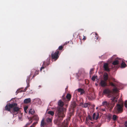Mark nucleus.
Wrapping results in <instances>:
<instances>
[{
  "mask_svg": "<svg viewBox=\"0 0 127 127\" xmlns=\"http://www.w3.org/2000/svg\"><path fill=\"white\" fill-rule=\"evenodd\" d=\"M19 119H21L20 117V118Z\"/></svg>",
  "mask_w": 127,
  "mask_h": 127,
  "instance_id": "obj_52",
  "label": "nucleus"
},
{
  "mask_svg": "<svg viewBox=\"0 0 127 127\" xmlns=\"http://www.w3.org/2000/svg\"><path fill=\"white\" fill-rule=\"evenodd\" d=\"M50 63V59H48L47 60V62H45V65L46 66L48 65Z\"/></svg>",
  "mask_w": 127,
  "mask_h": 127,
  "instance_id": "obj_23",
  "label": "nucleus"
},
{
  "mask_svg": "<svg viewBox=\"0 0 127 127\" xmlns=\"http://www.w3.org/2000/svg\"><path fill=\"white\" fill-rule=\"evenodd\" d=\"M34 112L33 109H30L29 110V113L32 115L34 113Z\"/></svg>",
  "mask_w": 127,
  "mask_h": 127,
  "instance_id": "obj_24",
  "label": "nucleus"
},
{
  "mask_svg": "<svg viewBox=\"0 0 127 127\" xmlns=\"http://www.w3.org/2000/svg\"><path fill=\"white\" fill-rule=\"evenodd\" d=\"M66 110L65 108L62 107H58L56 110L55 115L57 117V120L54 121V123L57 125L59 124L65 116V112Z\"/></svg>",
  "mask_w": 127,
  "mask_h": 127,
  "instance_id": "obj_1",
  "label": "nucleus"
},
{
  "mask_svg": "<svg viewBox=\"0 0 127 127\" xmlns=\"http://www.w3.org/2000/svg\"><path fill=\"white\" fill-rule=\"evenodd\" d=\"M95 34L96 36H95V38L96 39H98V36L96 33H95Z\"/></svg>",
  "mask_w": 127,
  "mask_h": 127,
  "instance_id": "obj_35",
  "label": "nucleus"
},
{
  "mask_svg": "<svg viewBox=\"0 0 127 127\" xmlns=\"http://www.w3.org/2000/svg\"><path fill=\"white\" fill-rule=\"evenodd\" d=\"M109 84L111 86L114 87V88L113 89V91L114 93L117 92L118 91V90L116 87V84L111 82H109Z\"/></svg>",
  "mask_w": 127,
  "mask_h": 127,
  "instance_id": "obj_5",
  "label": "nucleus"
},
{
  "mask_svg": "<svg viewBox=\"0 0 127 127\" xmlns=\"http://www.w3.org/2000/svg\"><path fill=\"white\" fill-rule=\"evenodd\" d=\"M103 111H105V109H102Z\"/></svg>",
  "mask_w": 127,
  "mask_h": 127,
  "instance_id": "obj_46",
  "label": "nucleus"
},
{
  "mask_svg": "<svg viewBox=\"0 0 127 127\" xmlns=\"http://www.w3.org/2000/svg\"><path fill=\"white\" fill-rule=\"evenodd\" d=\"M68 122L66 120L64 121L62 124V125L64 127H68Z\"/></svg>",
  "mask_w": 127,
  "mask_h": 127,
  "instance_id": "obj_11",
  "label": "nucleus"
},
{
  "mask_svg": "<svg viewBox=\"0 0 127 127\" xmlns=\"http://www.w3.org/2000/svg\"><path fill=\"white\" fill-rule=\"evenodd\" d=\"M67 44V43L66 42L64 44H65V45L66 44Z\"/></svg>",
  "mask_w": 127,
  "mask_h": 127,
  "instance_id": "obj_49",
  "label": "nucleus"
},
{
  "mask_svg": "<svg viewBox=\"0 0 127 127\" xmlns=\"http://www.w3.org/2000/svg\"><path fill=\"white\" fill-rule=\"evenodd\" d=\"M45 61L43 62L42 64V66L41 67L40 69V71H42V70L43 69H44L46 67V65H45Z\"/></svg>",
  "mask_w": 127,
  "mask_h": 127,
  "instance_id": "obj_20",
  "label": "nucleus"
},
{
  "mask_svg": "<svg viewBox=\"0 0 127 127\" xmlns=\"http://www.w3.org/2000/svg\"><path fill=\"white\" fill-rule=\"evenodd\" d=\"M39 70H36L35 71L34 73V74H33V76H32V79L33 78L37 75L39 74Z\"/></svg>",
  "mask_w": 127,
  "mask_h": 127,
  "instance_id": "obj_19",
  "label": "nucleus"
},
{
  "mask_svg": "<svg viewBox=\"0 0 127 127\" xmlns=\"http://www.w3.org/2000/svg\"><path fill=\"white\" fill-rule=\"evenodd\" d=\"M30 121L32 120H34L35 121H37L39 120V118L37 115H34L32 117L29 119Z\"/></svg>",
  "mask_w": 127,
  "mask_h": 127,
  "instance_id": "obj_9",
  "label": "nucleus"
},
{
  "mask_svg": "<svg viewBox=\"0 0 127 127\" xmlns=\"http://www.w3.org/2000/svg\"><path fill=\"white\" fill-rule=\"evenodd\" d=\"M98 107H96V109H98Z\"/></svg>",
  "mask_w": 127,
  "mask_h": 127,
  "instance_id": "obj_51",
  "label": "nucleus"
},
{
  "mask_svg": "<svg viewBox=\"0 0 127 127\" xmlns=\"http://www.w3.org/2000/svg\"><path fill=\"white\" fill-rule=\"evenodd\" d=\"M58 105L61 107H62L64 105V103L62 101L60 100L59 101Z\"/></svg>",
  "mask_w": 127,
  "mask_h": 127,
  "instance_id": "obj_16",
  "label": "nucleus"
},
{
  "mask_svg": "<svg viewBox=\"0 0 127 127\" xmlns=\"http://www.w3.org/2000/svg\"><path fill=\"white\" fill-rule=\"evenodd\" d=\"M65 44H64L63 45H61L58 48V49L60 50H61L63 49V48L64 46V45H65Z\"/></svg>",
  "mask_w": 127,
  "mask_h": 127,
  "instance_id": "obj_28",
  "label": "nucleus"
},
{
  "mask_svg": "<svg viewBox=\"0 0 127 127\" xmlns=\"http://www.w3.org/2000/svg\"><path fill=\"white\" fill-rule=\"evenodd\" d=\"M30 86V85L29 84H27V86L25 88V90H24V92L26 91V90H27V89Z\"/></svg>",
  "mask_w": 127,
  "mask_h": 127,
  "instance_id": "obj_33",
  "label": "nucleus"
},
{
  "mask_svg": "<svg viewBox=\"0 0 127 127\" xmlns=\"http://www.w3.org/2000/svg\"><path fill=\"white\" fill-rule=\"evenodd\" d=\"M125 106L127 108V100H126L125 102Z\"/></svg>",
  "mask_w": 127,
  "mask_h": 127,
  "instance_id": "obj_38",
  "label": "nucleus"
},
{
  "mask_svg": "<svg viewBox=\"0 0 127 127\" xmlns=\"http://www.w3.org/2000/svg\"><path fill=\"white\" fill-rule=\"evenodd\" d=\"M123 105L120 104H117L116 107V111L118 113H122L123 111Z\"/></svg>",
  "mask_w": 127,
  "mask_h": 127,
  "instance_id": "obj_4",
  "label": "nucleus"
},
{
  "mask_svg": "<svg viewBox=\"0 0 127 127\" xmlns=\"http://www.w3.org/2000/svg\"><path fill=\"white\" fill-rule=\"evenodd\" d=\"M45 123L44 119H42L41 122L40 126L41 127H44L45 126Z\"/></svg>",
  "mask_w": 127,
  "mask_h": 127,
  "instance_id": "obj_21",
  "label": "nucleus"
},
{
  "mask_svg": "<svg viewBox=\"0 0 127 127\" xmlns=\"http://www.w3.org/2000/svg\"><path fill=\"white\" fill-rule=\"evenodd\" d=\"M102 104L103 106H108V104L106 101L103 102L102 103Z\"/></svg>",
  "mask_w": 127,
  "mask_h": 127,
  "instance_id": "obj_27",
  "label": "nucleus"
},
{
  "mask_svg": "<svg viewBox=\"0 0 127 127\" xmlns=\"http://www.w3.org/2000/svg\"><path fill=\"white\" fill-rule=\"evenodd\" d=\"M88 117L89 119L91 120L92 121V117L90 116H89Z\"/></svg>",
  "mask_w": 127,
  "mask_h": 127,
  "instance_id": "obj_41",
  "label": "nucleus"
},
{
  "mask_svg": "<svg viewBox=\"0 0 127 127\" xmlns=\"http://www.w3.org/2000/svg\"><path fill=\"white\" fill-rule=\"evenodd\" d=\"M28 108V106H26L24 107V111L26 113H27V110Z\"/></svg>",
  "mask_w": 127,
  "mask_h": 127,
  "instance_id": "obj_32",
  "label": "nucleus"
},
{
  "mask_svg": "<svg viewBox=\"0 0 127 127\" xmlns=\"http://www.w3.org/2000/svg\"><path fill=\"white\" fill-rule=\"evenodd\" d=\"M95 79H96V77L95 76H93L92 77V80L93 81H95Z\"/></svg>",
  "mask_w": 127,
  "mask_h": 127,
  "instance_id": "obj_37",
  "label": "nucleus"
},
{
  "mask_svg": "<svg viewBox=\"0 0 127 127\" xmlns=\"http://www.w3.org/2000/svg\"><path fill=\"white\" fill-rule=\"evenodd\" d=\"M111 79L112 80L113 82H117V81L115 80V79L114 78H111Z\"/></svg>",
  "mask_w": 127,
  "mask_h": 127,
  "instance_id": "obj_36",
  "label": "nucleus"
},
{
  "mask_svg": "<svg viewBox=\"0 0 127 127\" xmlns=\"http://www.w3.org/2000/svg\"><path fill=\"white\" fill-rule=\"evenodd\" d=\"M18 92V91H17L16 92V93H17V94H16V95L17 94V93L19 92Z\"/></svg>",
  "mask_w": 127,
  "mask_h": 127,
  "instance_id": "obj_48",
  "label": "nucleus"
},
{
  "mask_svg": "<svg viewBox=\"0 0 127 127\" xmlns=\"http://www.w3.org/2000/svg\"><path fill=\"white\" fill-rule=\"evenodd\" d=\"M108 77H109L108 74L106 73H105L103 76V80L107 81L108 80Z\"/></svg>",
  "mask_w": 127,
  "mask_h": 127,
  "instance_id": "obj_12",
  "label": "nucleus"
},
{
  "mask_svg": "<svg viewBox=\"0 0 127 127\" xmlns=\"http://www.w3.org/2000/svg\"><path fill=\"white\" fill-rule=\"evenodd\" d=\"M17 106V104L15 103L7 104L5 107L4 110L10 112L13 115H16L20 109Z\"/></svg>",
  "mask_w": 127,
  "mask_h": 127,
  "instance_id": "obj_2",
  "label": "nucleus"
},
{
  "mask_svg": "<svg viewBox=\"0 0 127 127\" xmlns=\"http://www.w3.org/2000/svg\"><path fill=\"white\" fill-rule=\"evenodd\" d=\"M106 81L104 80H101L100 82L99 85L101 87H104L107 86V84Z\"/></svg>",
  "mask_w": 127,
  "mask_h": 127,
  "instance_id": "obj_7",
  "label": "nucleus"
},
{
  "mask_svg": "<svg viewBox=\"0 0 127 127\" xmlns=\"http://www.w3.org/2000/svg\"><path fill=\"white\" fill-rule=\"evenodd\" d=\"M95 116L96 114L95 113H94L93 115V118L94 120L95 119Z\"/></svg>",
  "mask_w": 127,
  "mask_h": 127,
  "instance_id": "obj_34",
  "label": "nucleus"
},
{
  "mask_svg": "<svg viewBox=\"0 0 127 127\" xmlns=\"http://www.w3.org/2000/svg\"><path fill=\"white\" fill-rule=\"evenodd\" d=\"M117 99L116 97H113L111 98L112 101L114 103L117 102Z\"/></svg>",
  "mask_w": 127,
  "mask_h": 127,
  "instance_id": "obj_22",
  "label": "nucleus"
},
{
  "mask_svg": "<svg viewBox=\"0 0 127 127\" xmlns=\"http://www.w3.org/2000/svg\"><path fill=\"white\" fill-rule=\"evenodd\" d=\"M91 104L90 103H85L84 104L83 103H81L80 105L82 106V107L86 108H87L88 105H90Z\"/></svg>",
  "mask_w": 127,
  "mask_h": 127,
  "instance_id": "obj_10",
  "label": "nucleus"
},
{
  "mask_svg": "<svg viewBox=\"0 0 127 127\" xmlns=\"http://www.w3.org/2000/svg\"><path fill=\"white\" fill-rule=\"evenodd\" d=\"M52 119L50 118H48L46 119V121L48 123H50L52 122Z\"/></svg>",
  "mask_w": 127,
  "mask_h": 127,
  "instance_id": "obj_30",
  "label": "nucleus"
},
{
  "mask_svg": "<svg viewBox=\"0 0 127 127\" xmlns=\"http://www.w3.org/2000/svg\"><path fill=\"white\" fill-rule=\"evenodd\" d=\"M117 117L115 115H114L113 116L112 119L113 121H115L116 120Z\"/></svg>",
  "mask_w": 127,
  "mask_h": 127,
  "instance_id": "obj_31",
  "label": "nucleus"
},
{
  "mask_svg": "<svg viewBox=\"0 0 127 127\" xmlns=\"http://www.w3.org/2000/svg\"><path fill=\"white\" fill-rule=\"evenodd\" d=\"M69 42L68 41V42H67V43H69Z\"/></svg>",
  "mask_w": 127,
  "mask_h": 127,
  "instance_id": "obj_53",
  "label": "nucleus"
},
{
  "mask_svg": "<svg viewBox=\"0 0 127 127\" xmlns=\"http://www.w3.org/2000/svg\"><path fill=\"white\" fill-rule=\"evenodd\" d=\"M66 98H63V100H64Z\"/></svg>",
  "mask_w": 127,
  "mask_h": 127,
  "instance_id": "obj_47",
  "label": "nucleus"
},
{
  "mask_svg": "<svg viewBox=\"0 0 127 127\" xmlns=\"http://www.w3.org/2000/svg\"><path fill=\"white\" fill-rule=\"evenodd\" d=\"M111 91L109 89H105L103 91L104 94H108V96L109 97L111 96V95L110 94L111 93Z\"/></svg>",
  "mask_w": 127,
  "mask_h": 127,
  "instance_id": "obj_6",
  "label": "nucleus"
},
{
  "mask_svg": "<svg viewBox=\"0 0 127 127\" xmlns=\"http://www.w3.org/2000/svg\"><path fill=\"white\" fill-rule=\"evenodd\" d=\"M76 103L74 101L72 102L71 105V106L73 108H75L76 106Z\"/></svg>",
  "mask_w": 127,
  "mask_h": 127,
  "instance_id": "obj_18",
  "label": "nucleus"
},
{
  "mask_svg": "<svg viewBox=\"0 0 127 127\" xmlns=\"http://www.w3.org/2000/svg\"><path fill=\"white\" fill-rule=\"evenodd\" d=\"M32 122V121H31V122L30 123H27L26 124V125L27 126H28V125H29Z\"/></svg>",
  "mask_w": 127,
  "mask_h": 127,
  "instance_id": "obj_43",
  "label": "nucleus"
},
{
  "mask_svg": "<svg viewBox=\"0 0 127 127\" xmlns=\"http://www.w3.org/2000/svg\"><path fill=\"white\" fill-rule=\"evenodd\" d=\"M48 114L51 115V116H53L54 114V112L52 111H48Z\"/></svg>",
  "mask_w": 127,
  "mask_h": 127,
  "instance_id": "obj_29",
  "label": "nucleus"
},
{
  "mask_svg": "<svg viewBox=\"0 0 127 127\" xmlns=\"http://www.w3.org/2000/svg\"><path fill=\"white\" fill-rule=\"evenodd\" d=\"M125 125L126 127H127V122H126L125 123Z\"/></svg>",
  "mask_w": 127,
  "mask_h": 127,
  "instance_id": "obj_42",
  "label": "nucleus"
},
{
  "mask_svg": "<svg viewBox=\"0 0 127 127\" xmlns=\"http://www.w3.org/2000/svg\"><path fill=\"white\" fill-rule=\"evenodd\" d=\"M98 117H99V114H98L96 116L95 118V120H97L98 118Z\"/></svg>",
  "mask_w": 127,
  "mask_h": 127,
  "instance_id": "obj_39",
  "label": "nucleus"
},
{
  "mask_svg": "<svg viewBox=\"0 0 127 127\" xmlns=\"http://www.w3.org/2000/svg\"><path fill=\"white\" fill-rule=\"evenodd\" d=\"M119 63V62L117 60H115L112 63V64L114 65H117Z\"/></svg>",
  "mask_w": 127,
  "mask_h": 127,
  "instance_id": "obj_25",
  "label": "nucleus"
},
{
  "mask_svg": "<svg viewBox=\"0 0 127 127\" xmlns=\"http://www.w3.org/2000/svg\"><path fill=\"white\" fill-rule=\"evenodd\" d=\"M77 91L79 92L80 93L81 95H82L85 93V91L84 90L81 88H79L78 89Z\"/></svg>",
  "mask_w": 127,
  "mask_h": 127,
  "instance_id": "obj_15",
  "label": "nucleus"
},
{
  "mask_svg": "<svg viewBox=\"0 0 127 127\" xmlns=\"http://www.w3.org/2000/svg\"><path fill=\"white\" fill-rule=\"evenodd\" d=\"M126 65L125 63L123 62L121 64V68H124L126 67Z\"/></svg>",
  "mask_w": 127,
  "mask_h": 127,
  "instance_id": "obj_26",
  "label": "nucleus"
},
{
  "mask_svg": "<svg viewBox=\"0 0 127 127\" xmlns=\"http://www.w3.org/2000/svg\"><path fill=\"white\" fill-rule=\"evenodd\" d=\"M59 52L57 50H56L55 52H53L51 54L52 59L54 60L55 61L59 57Z\"/></svg>",
  "mask_w": 127,
  "mask_h": 127,
  "instance_id": "obj_3",
  "label": "nucleus"
},
{
  "mask_svg": "<svg viewBox=\"0 0 127 127\" xmlns=\"http://www.w3.org/2000/svg\"><path fill=\"white\" fill-rule=\"evenodd\" d=\"M103 67L105 70L108 72L110 71V69L109 68L108 64L107 63H104L103 64Z\"/></svg>",
  "mask_w": 127,
  "mask_h": 127,
  "instance_id": "obj_8",
  "label": "nucleus"
},
{
  "mask_svg": "<svg viewBox=\"0 0 127 127\" xmlns=\"http://www.w3.org/2000/svg\"><path fill=\"white\" fill-rule=\"evenodd\" d=\"M67 44V43L66 42L64 44H65V45L66 44Z\"/></svg>",
  "mask_w": 127,
  "mask_h": 127,
  "instance_id": "obj_50",
  "label": "nucleus"
},
{
  "mask_svg": "<svg viewBox=\"0 0 127 127\" xmlns=\"http://www.w3.org/2000/svg\"><path fill=\"white\" fill-rule=\"evenodd\" d=\"M32 74L31 73L30 75L27 77L26 81L27 84H29V81L30 80V78L31 77V76L32 75Z\"/></svg>",
  "mask_w": 127,
  "mask_h": 127,
  "instance_id": "obj_14",
  "label": "nucleus"
},
{
  "mask_svg": "<svg viewBox=\"0 0 127 127\" xmlns=\"http://www.w3.org/2000/svg\"><path fill=\"white\" fill-rule=\"evenodd\" d=\"M31 101V99L30 98H26L24 100V102L25 104H27L30 102Z\"/></svg>",
  "mask_w": 127,
  "mask_h": 127,
  "instance_id": "obj_13",
  "label": "nucleus"
},
{
  "mask_svg": "<svg viewBox=\"0 0 127 127\" xmlns=\"http://www.w3.org/2000/svg\"><path fill=\"white\" fill-rule=\"evenodd\" d=\"M86 39V38L85 37V36H84L83 37V40H85Z\"/></svg>",
  "mask_w": 127,
  "mask_h": 127,
  "instance_id": "obj_44",
  "label": "nucleus"
},
{
  "mask_svg": "<svg viewBox=\"0 0 127 127\" xmlns=\"http://www.w3.org/2000/svg\"><path fill=\"white\" fill-rule=\"evenodd\" d=\"M66 97L68 100L69 101L71 98V95L70 94L68 93L66 95Z\"/></svg>",
  "mask_w": 127,
  "mask_h": 127,
  "instance_id": "obj_17",
  "label": "nucleus"
},
{
  "mask_svg": "<svg viewBox=\"0 0 127 127\" xmlns=\"http://www.w3.org/2000/svg\"><path fill=\"white\" fill-rule=\"evenodd\" d=\"M111 118V115H109L108 116L107 118L108 119H109L110 120Z\"/></svg>",
  "mask_w": 127,
  "mask_h": 127,
  "instance_id": "obj_40",
  "label": "nucleus"
},
{
  "mask_svg": "<svg viewBox=\"0 0 127 127\" xmlns=\"http://www.w3.org/2000/svg\"><path fill=\"white\" fill-rule=\"evenodd\" d=\"M94 70V69L93 68L91 69L90 70V72H91Z\"/></svg>",
  "mask_w": 127,
  "mask_h": 127,
  "instance_id": "obj_45",
  "label": "nucleus"
}]
</instances>
